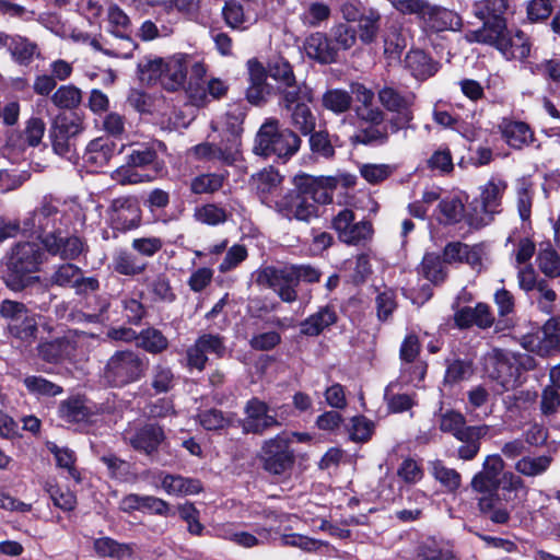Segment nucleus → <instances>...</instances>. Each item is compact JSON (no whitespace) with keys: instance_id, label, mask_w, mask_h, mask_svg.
Wrapping results in <instances>:
<instances>
[{"instance_id":"obj_1","label":"nucleus","mask_w":560,"mask_h":560,"mask_svg":"<svg viewBox=\"0 0 560 560\" xmlns=\"http://www.w3.org/2000/svg\"><path fill=\"white\" fill-rule=\"evenodd\" d=\"M535 365L534 358L527 353L492 349L485 357L486 373L504 390L520 386L523 372L533 370Z\"/></svg>"},{"instance_id":"obj_2","label":"nucleus","mask_w":560,"mask_h":560,"mask_svg":"<svg viewBox=\"0 0 560 560\" xmlns=\"http://www.w3.org/2000/svg\"><path fill=\"white\" fill-rule=\"evenodd\" d=\"M71 225L67 206L58 200H44L23 221V232L43 241L50 235L63 234Z\"/></svg>"},{"instance_id":"obj_3","label":"nucleus","mask_w":560,"mask_h":560,"mask_svg":"<svg viewBox=\"0 0 560 560\" xmlns=\"http://www.w3.org/2000/svg\"><path fill=\"white\" fill-rule=\"evenodd\" d=\"M301 145V139L290 129H281L277 120L266 121L258 130L254 152L262 156H276L287 161Z\"/></svg>"},{"instance_id":"obj_4","label":"nucleus","mask_w":560,"mask_h":560,"mask_svg":"<svg viewBox=\"0 0 560 560\" xmlns=\"http://www.w3.org/2000/svg\"><path fill=\"white\" fill-rule=\"evenodd\" d=\"M44 254L38 244L33 242L18 243L8 258L7 284L14 291L26 288L32 277L30 273L37 271L43 262Z\"/></svg>"},{"instance_id":"obj_5","label":"nucleus","mask_w":560,"mask_h":560,"mask_svg":"<svg viewBox=\"0 0 560 560\" xmlns=\"http://www.w3.org/2000/svg\"><path fill=\"white\" fill-rule=\"evenodd\" d=\"M148 369V361L132 350H118L107 360L103 376L114 387H124L140 381Z\"/></svg>"},{"instance_id":"obj_6","label":"nucleus","mask_w":560,"mask_h":560,"mask_svg":"<svg viewBox=\"0 0 560 560\" xmlns=\"http://www.w3.org/2000/svg\"><path fill=\"white\" fill-rule=\"evenodd\" d=\"M468 42L483 43L495 46L508 59H525L530 52V43L522 31L512 34L506 24L499 23L489 35L486 31H469L466 33Z\"/></svg>"},{"instance_id":"obj_7","label":"nucleus","mask_w":560,"mask_h":560,"mask_svg":"<svg viewBox=\"0 0 560 560\" xmlns=\"http://www.w3.org/2000/svg\"><path fill=\"white\" fill-rule=\"evenodd\" d=\"M313 102V91L307 85L285 91L281 98L282 106L291 112L292 125L303 135H311L316 126V118L308 104Z\"/></svg>"},{"instance_id":"obj_8","label":"nucleus","mask_w":560,"mask_h":560,"mask_svg":"<svg viewBox=\"0 0 560 560\" xmlns=\"http://www.w3.org/2000/svg\"><path fill=\"white\" fill-rule=\"evenodd\" d=\"M291 442V436L284 433L264 441L258 456L266 471L282 475L292 467L294 453L290 448Z\"/></svg>"},{"instance_id":"obj_9","label":"nucleus","mask_w":560,"mask_h":560,"mask_svg":"<svg viewBox=\"0 0 560 560\" xmlns=\"http://www.w3.org/2000/svg\"><path fill=\"white\" fill-rule=\"evenodd\" d=\"M508 184L505 180L499 177H491L488 183L481 187L480 192V214L478 213L477 207L474 209L475 214L467 215V222L470 226L479 229L489 224L492 220V215L499 212L501 199Z\"/></svg>"},{"instance_id":"obj_10","label":"nucleus","mask_w":560,"mask_h":560,"mask_svg":"<svg viewBox=\"0 0 560 560\" xmlns=\"http://www.w3.org/2000/svg\"><path fill=\"white\" fill-rule=\"evenodd\" d=\"M107 21L112 34L119 43L117 47L112 45V48L106 49L105 54L118 58H130L136 49V44L126 34L130 23L129 18L119 7L110 5L107 11Z\"/></svg>"},{"instance_id":"obj_11","label":"nucleus","mask_w":560,"mask_h":560,"mask_svg":"<svg viewBox=\"0 0 560 560\" xmlns=\"http://www.w3.org/2000/svg\"><path fill=\"white\" fill-rule=\"evenodd\" d=\"M294 278L290 267L282 269L266 267L259 270L256 282L259 285L272 289L283 302L291 303L298 296Z\"/></svg>"},{"instance_id":"obj_12","label":"nucleus","mask_w":560,"mask_h":560,"mask_svg":"<svg viewBox=\"0 0 560 560\" xmlns=\"http://www.w3.org/2000/svg\"><path fill=\"white\" fill-rule=\"evenodd\" d=\"M308 192L291 191L276 203V210L288 220L308 222L317 217V206Z\"/></svg>"},{"instance_id":"obj_13","label":"nucleus","mask_w":560,"mask_h":560,"mask_svg":"<svg viewBox=\"0 0 560 560\" xmlns=\"http://www.w3.org/2000/svg\"><path fill=\"white\" fill-rule=\"evenodd\" d=\"M122 439L135 451L151 455L158 451L165 435L161 427L149 423L141 427L129 425L122 432Z\"/></svg>"},{"instance_id":"obj_14","label":"nucleus","mask_w":560,"mask_h":560,"mask_svg":"<svg viewBox=\"0 0 560 560\" xmlns=\"http://www.w3.org/2000/svg\"><path fill=\"white\" fill-rule=\"evenodd\" d=\"M523 345L541 357L560 351V316L548 319L536 334L525 336Z\"/></svg>"},{"instance_id":"obj_15","label":"nucleus","mask_w":560,"mask_h":560,"mask_svg":"<svg viewBox=\"0 0 560 560\" xmlns=\"http://www.w3.org/2000/svg\"><path fill=\"white\" fill-rule=\"evenodd\" d=\"M244 411L246 417L242 422V427L246 433L261 434L268 429L280 425L276 417L270 413L269 406L258 398L249 399Z\"/></svg>"},{"instance_id":"obj_16","label":"nucleus","mask_w":560,"mask_h":560,"mask_svg":"<svg viewBox=\"0 0 560 560\" xmlns=\"http://www.w3.org/2000/svg\"><path fill=\"white\" fill-rule=\"evenodd\" d=\"M4 48L11 59L20 66L31 65L40 56V50L35 42L18 34L0 32V49Z\"/></svg>"},{"instance_id":"obj_17","label":"nucleus","mask_w":560,"mask_h":560,"mask_svg":"<svg viewBox=\"0 0 560 560\" xmlns=\"http://www.w3.org/2000/svg\"><path fill=\"white\" fill-rule=\"evenodd\" d=\"M191 153L198 160L219 161L231 165L238 160L240 142L222 140L220 144L202 142L191 148Z\"/></svg>"},{"instance_id":"obj_18","label":"nucleus","mask_w":560,"mask_h":560,"mask_svg":"<svg viewBox=\"0 0 560 560\" xmlns=\"http://www.w3.org/2000/svg\"><path fill=\"white\" fill-rule=\"evenodd\" d=\"M189 67V55L178 52L163 59L162 86L167 91L185 88Z\"/></svg>"},{"instance_id":"obj_19","label":"nucleus","mask_w":560,"mask_h":560,"mask_svg":"<svg viewBox=\"0 0 560 560\" xmlns=\"http://www.w3.org/2000/svg\"><path fill=\"white\" fill-rule=\"evenodd\" d=\"M380 103L389 112L399 114V125L406 126L412 120L410 107L413 104L415 95L411 93L401 94L390 86H384L378 91Z\"/></svg>"},{"instance_id":"obj_20","label":"nucleus","mask_w":560,"mask_h":560,"mask_svg":"<svg viewBox=\"0 0 560 560\" xmlns=\"http://www.w3.org/2000/svg\"><path fill=\"white\" fill-rule=\"evenodd\" d=\"M509 8L508 0H481L474 4V14L483 21V26L478 31H494L497 24H506L503 15Z\"/></svg>"},{"instance_id":"obj_21","label":"nucleus","mask_w":560,"mask_h":560,"mask_svg":"<svg viewBox=\"0 0 560 560\" xmlns=\"http://www.w3.org/2000/svg\"><path fill=\"white\" fill-rule=\"evenodd\" d=\"M306 56L322 65L334 63L338 60L336 49L328 34L316 32L304 40L303 45Z\"/></svg>"},{"instance_id":"obj_22","label":"nucleus","mask_w":560,"mask_h":560,"mask_svg":"<svg viewBox=\"0 0 560 560\" xmlns=\"http://www.w3.org/2000/svg\"><path fill=\"white\" fill-rule=\"evenodd\" d=\"M43 245L49 254L62 259H75L83 252V243L79 237L62 234L44 237Z\"/></svg>"},{"instance_id":"obj_23","label":"nucleus","mask_w":560,"mask_h":560,"mask_svg":"<svg viewBox=\"0 0 560 560\" xmlns=\"http://www.w3.org/2000/svg\"><path fill=\"white\" fill-rule=\"evenodd\" d=\"M499 128L503 139L511 148L522 149L534 140L533 130L524 121L503 119Z\"/></svg>"},{"instance_id":"obj_24","label":"nucleus","mask_w":560,"mask_h":560,"mask_svg":"<svg viewBox=\"0 0 560 560\" xmlns=\"http://www.w3.org/2000/svg\"><path fill=\"white\" fill-rule=\"evenodd\" d=\"M445 262H466L472 268L481 265V250L478 246H468L460 242L448 243L443 250Z\"/></svg>"},{"instance_id":"obj_25","label":"nucleus","mask_w":560,"mask_h":560,"mask_svg":"<svg viewBox=\"0 0 560 560\" xmlns=\"http://www.w3.org/2000/svg\"><path fill=\"white\" fill-rule=\"evenodd\" d=\"M162 489L170 495H191L202 490L199 480L185 478L179 475L160 474Z\"/></svg>"},{"instance_id":"obj_26","label":"nucleus","mask_w":560,"mask_h":560,"mask_svg":"<svg viewBox=\"0 0 560 560\" xmlns=\"http://www.w3.org/2000/svg\"><path fill=\"white\" fill-rule=\"evenodd\" d=\"M439 428L442 432L452 434L455 439H467L476 433H480V430L475 429V425H466L465 417L457 411L446 410L442 412L439 418Z\"/></svg>"},{"instance_id":"obj_27","label":"nucleus","mask_w":560,"mask_h":560,"mask_svg":"<svg viewBox=\"0 0 560 560\" xmlns=\"http://www.w3.org/2000/svg\"><path fill=\"white\" fill-rule=\"evenodd\" d=\"M44 133L45 122L37 117L30 118L23 133L9 139V147L12 152L15 150L20 152L24 150L25 145L36 147L40 143Z\"/></svg>"},{"instance_id":"obj_28","label":"nucleus","mask_w":560,"mask_h":560,"mask_svg":"<svg viewBox=\"0 0 560 560\" xmlns=\"http://www.w3.org/2000/svg\"><path fill=\"white\" fill-rule=\"evenodd\" d=\"M114 220L121 222L124 229L137 228L141 214L137 201L131 197H120L113 201Z\"/></svg>"},{"instance_id":"obj_29","label":"nucleus","mask_w":560,"mask_h":560,"mask_svg":"<svg viewBox=\"0 0 560 560\" xmlns=\"http://www.w3.org/2000/svg\"><path fill=\"white\" fill-rule=\"evenodd\" d=\"M423 22L432 31L441 32L458 28L462 20L454 11L431 4Z\"/></svg>"},{"instance_id":"obj_30","label":"nucleus","mask_w":560,"mask_h":560,"mask_svg":"<svg viewBox=\"0 0 560 560\" xmlns=\"http://www.w3.org/2000/svg\"><path fill=\"white\" fill-rule=\"evenodd\" d=\"M412 560H455V555L447 542L429 538L416 546Z\"/></svg>"},{"instance_id":"obj_31","label":"nucleus","mask_w":560,"mask_h":560,"mask_svg":"<svg viewBox=\"0 0 560 560\" xmlns=\"http://www.w3.org/2000/svg\"><path fill=\"white\" fill-rule=\"evenodd\" d=\"M406 67L412 75L419 80H424L438 71V65L422 50H411L407 54Z\"/></svg>"},{"instance_id":"obj_32","label":"nucleus","mask_w":560,"mask_h":560,"mask_svg":"<svg viewBox=\"0 0 560 560\" xmlns=\"http://www.w3.org/2000/svg\"><path fill=\"white\" fill-rule=\"evenodd\" d=\"M337 315L334 310L328 306L322 307L317 313L308 316L301 323V334L305 336H317L325 328L335 324Z\"/></svg>"},{"instance_id":"obj_33","label":"nucleus","mask_w":560,"mask_h":560,"mask_svg":"<svg viewBox=\"0 0 560 560\" xmlns=\"http://www.w3.org/2000/svg\"><path fill=\"white\" fill-rule=\"evenodd\" d=\"M93 547L96 555L101 558L110 557L120 560L130 558L132 555V547L129 544L118 542L110 537L95 539Z\"/></svg>"},{"instance_id":"obj_34","label":"nucleus","mask_w":560,"mask_h":560,"mask_svg":"<svg viewBox=\"0 0 560 560\" xmlns=\"http://www.w3.org/2000/svg\"><path fill=\"white\" fill-rule=\"evenodd\" d=\"M73 349V345L67 337L58 338L40 343L38 346V355L47 362H58L69 357Z\"/></svg>"},{"instance_id":"obj_35","label":"nucleus","mask_w":560,"mask_h":560,"mask_svg":"<svg viewBox=\"0 0 560 560\" xmlns=\"http://www.w3.org/2000/svg\"><path fill=\"white\" fill-rule=\"evenodd\" d=\"M352 101L350 92L342 89H330L323 94L322 105L325 109L341 115L350 109Z\"/></svg>"},{"instance_id":"obj_36","label":"nucleus","mask_w":560,"mask_h":560,"mask_svg":"<svg viewBox=\"0 0 560 560\" xmlns=\"http://www.w3.org/2000/svg\"><path fill=\"white\" fill-rule=\"evenodd\" d=\"M147 262L128 252H119L113 258V269L119 275L138 276L147 268Z\"/></svg>"},{"instance_id":"obj_37","label":"nucleus","mask_w":560,"mask_h":560,"mask_svg":"<svg viewBox=\"0 0 560 560\" xmlns=\"http://www.w3.org/2000/svg\"><path fill=\"white\" fill-rule=\"evenodd\" d=\"M114 153V145L106 139L97 138L92 140L85 151L84 159L95 166H103L108 163Z\"/></svg>"},{"instance_id":"obj_38","label":"nucleus","mask_w":560,"mask_h":560,"mask_svg":"<svg viewBox=\"0 0 560 560\" xmlns=\"http://www.w3.org/2000/svg\"><path fill=\"white\" fill-rule=\"evenodd\" d=\"M138 78L141 82L152 84L158 81L162 84L163 58L145 56L138 62Z\"/></svg>"},{"instance_id":"obj_39","label":"nucleus","mask_w":560,"mask_h":560,"mask_svg":"<svg viewBox=\"0 0 560 560\" xmlns=\"http://www.w3.org/2000/svg\"><path fill=\"white\" fill-rule=\"evenodd\" d=\"M464 203L457 197H446L438 206L436 219L444 224L459 222L464 218Z\"/></svg>"},{"instance_id":"obj_40","label":"nucleus","mask_w":560,"mask_h":560,"mask_svg":"<svg viewBox=\"0 0 560 560\" xmlns=\"http://www.w3.org/2000/svg\"><path fill=\"white\" fill-rule=\"evenodd\" d=\"M328 36L337 55L340 50H349L357 42V31L347 23L335 24L329 30Z\"/></svg>"},{"instance_id":"obj_41","label":"nucleus","mask_w":560,"mask_h":560,"mask_svg":"<svg viewBox=\"0 0 560 560\" xmlns=\"http://www.w3.org/2000/svg\"><path fill=\"white\" fill-rule=\"evenodd\" d=\"M552 462L551 456L541 455L537 457L523 456L515 465V470L526 477H536L548 470Z\"/></svg>"},{"instance_id":"obj_42","label":"nucleus","mask_w":560,"mask_h":560,"mask_svg":"<svg viewBox=\"0 0 560 560\" xmlns=\"http://www.w3.org/2000/svg\"><path fill=\"white\" fill-rule=\"evenodd\" d=\"M270 75L276 81L280 82L282 85L281 95L284 94L285 91L301 89L304 84H296L295 77L292 70L291 65L283 60L278 59L270 66ZM283 96H281L282 98Z\"/></svg>"},{"instance_id":"obj_43","label":"nucleus","mask_w":560,"mask_h":560,"mask_svg":"<svg viewBox=\"0 0 560 560\" xmlns=\"http://www.w3.org/2000/svg\"><path fill=\"white\" fill-rule=\"evenodd\" d=\"M46 446L54 455L57 467L66 469L73 479L80 481V475L75 469V455L73 451L68 447L58 446L54 442H48Z\"/></svg>"},{"instance_id":"obj_44","label":"nucleus","mask_w":560,"mask_h":560,"mask_svg":"<svg viewBox=\"0 0 560 560\" xmlns=\"http://www.w3.org/2000/svg\"><path fill=\"white\" fill-rule=\"evenodd\" d=\"M224 180L223 174H201L191 179L190 190L197 195L213 194L222 188Z\"/></svg>"},{"instance_id":"obj_45","label":"nucleus","mask_w":560,"mask_h":560,"mask_svg":"<svg viewBox=\"0 0 560 560\" xmlns=\"http://www.w3.org/2000/svg\"><path fill=\"white\" fill-rule=\"evenodd\" d=\"M420 273L433 283L442 282L446 277L440 256L433 253L424 255L420 265Z\"/></svg>"},{"instance_id":"obj_46","label":"nucleus","mask_w":560,"mask_h":560,"mask_svg":"<svg viewBox=\"0 0 560 560\" xmlns=\"http://www.w3.org/2000/svg\"><path fill=\"white\" fill-rule=\"evenodd\" d=\"M406 46V37L402 35L400 27L397 25L388 27L384 38V54L387 58L398 59Z\"/></svg>"},{"instance_id":"obj_47","label":"nucleus","mask_w":560,"mask_h":560,"mask_svg":"<svg viewBox=\"0 0 560 560\" xmlns=\"http://www.w3.org/2000/svg\"><path fill=\"white\" fill-rule=\"evenodd\" d=\"M194 219L202 224L219 225L228 220V213L223 208L214 203H207L196 207Z\"/></svg>"},{"instance_id":"obj_48","label":"nucleus","mask_w":560,"mask_h":560,"mask_svg":"<svg viewBox=\"0 0 560 560\" xmlns=\"http://www.w3.org/2000/svg\"><path fill=\"white\" fill-rule=\"evenodd\" d=\"M59 416L68 423H77L88 420V409L79 398L62 401L59 407Z\"/></svg>"},{"instance_id":"obj_49","label":"nucleus","mask_w":560,"mask_h":560,"mask_svg":"<svg viewBox=\"0 0 560 560\" xmlns=\"http://www.w3.org/2000/svg\"><path fill=\"white\" fill-rule=\"evenodd\" d=\"M25 387L27 388V390L32 394V395H35V396H46V397H51V396H57L59 394L62 393V388L42 377V376H35V375H32V376H27L24 378L23 381Z\"/></svg>"},{"instance_id":"obj_50","label":"nucleus","mask_w":560,"mask_h":560,"mask_svg":"<svg viewBox=\"0 0 560 560\" xmlns=\"http://www.w3.org/2000/svg\"><path fill=\"white\" fill-rule=\"evenodd\" d=\"M399 386L398 382L389 383L384 393V399L388 409L393 412H402L413 406V398L407 394H398L395 389Z\"/></svg>"},{"instance_id":"obj_51","label":"nucleus","mask_w":560,"mask_h":560,"mask_svg":"<svg viewBox=\"0 0 560 560\" xmlns=\"http://www.w3.org/2000/svg\"><path fill=\"white\" fill-rule=\"evenodd\" d=\"M81 269L70 262L59 265L51 273L49 281L54 285L73 288L80 277Z\"/></svg>"},{"instance_id":"obj_52","label":"nucleus","mask_w":560,"mask_h":560,"mask_svg":"<svg viewBox=\"0 0 560 560\" xmlns=\"http://www.w3.org/2000/svg\"><path fill=\"white\" fill-rule=\"evenodd\" d=\"M475 429L480 430V433L474 434V436L469 435L467 439H458V441L463 442L464 445L458 447V457L464 460H470L472 459L480 450V443L479 441L488 435L490 427L482 424V425H475Z\"/></svg>"},{"instance_id":"obj_53","label":"nucleus","mask_w":560,"mask_h":560,"mask_svg":"<svg viewBox=\"0 0 560 560\" xmlns=\"http://www.w3.org/2000/svg\"><path fill=\"white\" fill-rule=\"evenodd\" d=\"M281 545L300 548L306 552H316L327 544L323 540L311 538L301 534H283L280 537Z\"/></svg>"},{"instance_id":"obj_54","label":"nucleus","mask_w":560,"mask_h":560,"mask_svg":"<svg viewBox=\"0 0 560 560\" xmlns=\"http://www.w3.org/2000/svg\"><path fill=\"white\" fill-rule=\"evenodd\" d=\"M348 432L353 442H366L371 439L374 432V422L364 416H355L350 419Z\"/></svg>"},{"instance_id":"obj_55","label":"nucleus","mask_w":560,"mask_h":560,"mask_svg":"<svg viewBox=\"0 0 560 560\" xmlns=\"http://www.w3.org/2000/svg\"><path fill=\"white\" fill-rule=\"evenodd\" d=\"M82 100L81 90L74 85H62L51 96L52 103L60 108H75Z\"/></svg>"},{"instance_id":"obj_56","label":"nucleus","mask_w":560,"mask_h":560,"mask_svg":"<svg viewBox=\"0 0 560 560\" xmlns=\"http://www.w3.org/2000/svg\"><path fill=\"white\" fill-rule=\"evenodd\" d=\"M433 477L448 490L454 491L460 486V475L453 468L446 467L441 460L431 464Z\"/></svg>"},{"instance_id":"obj_57","label":"nucleus","mask_w":560,"mask_h":560,"mask_svg":"<svg viewBox=\"0 0 560 560\" xmlns=\"http://www.w3.org/2000/svg\"><path fill=\"white\" fill-rule=\"evenodd\" d=\"M329 15L330 9L327 4L323 2H312L305 7L300 19L304 25L316 27L322 22L328 20Z\"/></svg>"},{"instance_id":"obj_58","label":"nucleus","mask_w":560,"mask_h":560,"mask_svg":"<svg viewBox=\"0 0 560 560\" xmlns=\"http://www.w3.org/2000/svg\"><path fill=\"white\" fill-rule=\"evenodd\" d=\"M140 346L150 353H160L168 347V341L160 330L148 328L140 334Z\"/></svg>"},{"instance_id":"obj_59","label":"nucleus","mask_w":560,"mask_h":560,"mask_svg":"<svg viewBox=\"0 0 560 560\" xmlns=\"http://www.w3.org/2000/svg\"><path fill=\"white\" fill-rule=\"evenodd\" d=\"M280 183L281 176L272 167L264 168L262 171L252 175V185L261 194L270 192Z\"/></svg>"},{"instance_id":"obj_60","label":"nucleus","mask_w":560,"mask_h":560,"mask_svg":"<svg viewBox=\"0 0 560 560\" xmlns=\"http://www.w3.org/2000/svg\"><path fill=\"white\" fill-rule=\"evenodd\" d=\"M539 270L549 278L560 277V256L552 248L540 250L537 257Z\"/></svg>"},{"instance_id":"obj_61","label":"nucleus","mask_w":560,"mask_h":560,"mask_svg":"<svg viewBox=\"0 0 560 560\" xmlns=\"http://www.w3.org/2000/svg\"><path fill=\"white\" fill-rule=\"evenodd\" d=\"M347 237L339 238L341 242L348 245H364L372 237L373 229L370 222L360 221L352 223L351 228L347 230Z\"/></svg>"},{"instance_id":"obj_62","label":"nucleus","mask_w":560,"mask_h":560,"mask_svg":"<svg viewBox=\"0 0 560 560\" xmlns=\"http://www.w3.org/2000/svg\"><path fill=\"white\" fill-rule=\"evenodd\" d=\"M244 120V112L242 107L234 105L224 115L223 128L229 132L226 140L240 141L242 132V124Z\"/></svg>"},{"instance_id":"obj_63","label":"nucleus","mask_w":560,"mask_h":560,"mask_svg":"<svg viewBox=\"0 0 560 560\" xmlns=\"http://www.w3.org/2000/svg\"><path fill=\"white\" fill-rule=\"evenodd\" d=\"M127 163H129V166L135 167H145L153 164L155 172L159 170L156 163V151L153 145H139L133 149L128 155Z\"/></svg>"},{"instance_id":"obj_64","label":"nucleus","mask_w":560,"mask_h":560,"mask_svg":"<svg viewBox=\"0 0 560 560\" xmlns=\"http://www.w3.org/2000/svg\"><path fill=\"white\" fill-rule=\"evenodd\" d=\"M427 163L431 171H438L440 174H450L454 168L453 156L447 147L435 150Z\"/></svg>"}]
</instances>
